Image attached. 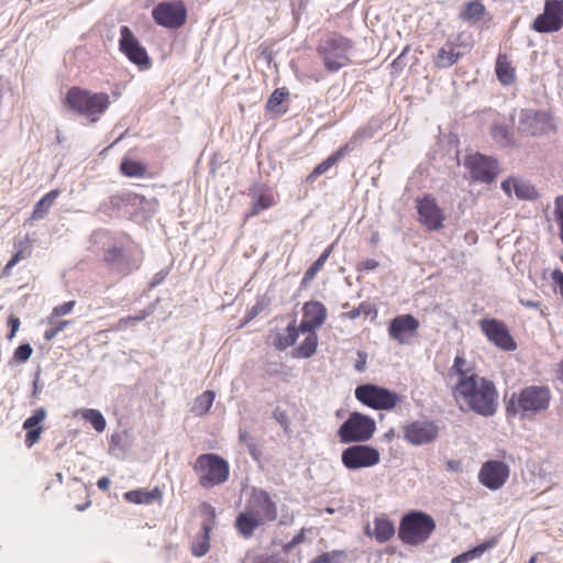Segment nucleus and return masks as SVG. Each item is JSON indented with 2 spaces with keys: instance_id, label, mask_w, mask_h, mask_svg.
I'll return each instance as SVG.
<instances>
[{
  "instance_id": "nucleus-52",
  "label": "nucleus",
  "mask_w": 563,
  "mask_h": 563,
  "mask_svg": "<svg viewBox=\"0 0 563 563\" xmlns=\"http://www.w3.org/2000/svg\"><path fill=\"white\" fill-rule=\"evenodd\" d=\"M306 540V530L301 529L289 542L284 545L285 552H290L296 545L302 543Z\"/></svg>"
},
{
  "instance_id": "nucleus-51",
  "label": "nucleus",
  "mask_w": 563,
  "mask_h": 563,
  "mask_svg": "<svg viewBox=\"0 0 563 563\" xmlns=\"http://www.w3.org/2000/svg\"><path fill=\"white\" fill-rule=\"evenodd\" d=\"M70 323V321H67V320H64V321H59L54 328H51V329H47L45 332H44V339L46 341H51L53 340L60 331H63L68 324Z\"/></svg>"
},
{
  "instance_id": "nucleus-27",
  "label": "nucleus",
  "mask_w": 563,
  "mask_h": 563,
  "mask_svg": "<svg viewBox=\"0 0 563 563\" xmlns=\"http://www.w3.org/2000/svg\"><path fill=\"white\" fill-rule=\"evenodd\" d=\"M365 532L367 536L375 538L379 543L389 541L395 534V525L386 516H376L373 520V529L369 526L366 527Z\"/></svg>"
},
{
  "instance_id": "nucleus-15",
  "label": "nucleus",
  "mask_w": 563,
  "mask_h": 563,
  "mask_svg": "<svg viewBox=\"0 0 563 563\" xmlns=\"http://www.w3.org/2000/svg\"><path fill=\"white\" fill-rule=\"evenodd\" d=\"M479 328L487 340L498 349L507 352L517 349V343L504 321L494 318L483 319L479 321Z\"/></svg>"
},
{
  "instance_id": "nucleus-38",
  "label": "nucleus",
  "mask_w": 563,
  "mask_h": 563,
  "mask_svg": "<svg viewBox=\"0 0 563 563\" xmlns=\"http://www.w3.org/2000/svg\"><path fill=\"white\" fill-rule=\"evenodd\" d=\"M216 394L212 390H206L199 395L191 407V412L197 417H202L209 412L214 401Z\"/></svg>"
},
{
  "instance_id": "nucleus-6",
  "label": "nucleus",
  "mask_w": 563,
  "mask_h": 563,
  "mask_svg": "<svg viewBox=\"0 0 563 563\" xmlns=\"http://www.w3.org/2000/svg\"><path fill=\"white\" fill-rule=\"evenodd\" d=\"M192 470L199 485L206 489L224 484L230 476L229 462L216 453L200 454L195 460Z\"/></svg>"
},
{
  "instance_id": "nucleus-14",
  "label": "nucleus",
  "mask_w": 563,
  "mask_h": 563,
  "mask_svg": "<svg viewBox=\"0 0 563 563\" xmlns=\"http://www.w3.org/2000/svg\"><path fill=\"white\" fill-rule=\"evenodd\" d=\"M152 15L158 25L179 29L186 23L187 10L183 1L162 2L153 9Z\"/></svg>"
},
{
  "instance_id": "nucleus-17",
  "label": "nucleus",
  "mask_w": 563,
  "mask_h": 563,
  "mask_svg": "<svg viewBox=\"0 0 563 563\" xmlns=\"http://www.w3.org/2000/svg\"><path fill=\"white\" fill-rule=\"evenodd\" d=\"M120 35V51L129 58L130 62L137 65L141 69H147L151 66V58L130 27L126 25L121 26Z\"/></svg>"
},
{
  "instance_id": "nucleus-1",
  "label": "nucleus",
  "mask_w": 563,
  "mask_h": 563,
  "mask_svg": "<svg viewBox=\"0 0 563 563\" xmlns=\"http://www.w3.org/2000/svg\"><path fill=\"white\" fill-rule=\"evenodd\" d=\"M453 397L462 410L467 409L484 417L493 416L497 411V388L490 379L478 374L457 380Z\"/></svg>"
},
{
  "instance_id": "nucleus-58",
  "label": "nucleus",
  "mask_w": 563,
  "mask_h": 563,
  "mask_svg": "<svg viewBox=\"0 0 563 563\" xmlns=\"http://www.w3.org/2000/svg\"><path fill=\"white\" fill-rule=\"evenodd\" d=\"M97 487L102 492H108L110 488V479L106 476L100 477L97 481Z\"/></svg>"
},
{
  "instance_id": "nucleus-16",
  "label": "nucleus",
  "mask_w": 563,
  "mask_h": 563,
  "mask_svg": "<svg viewBox=\"0 0 563 563\" xmlns=\"http://www.w3.org/2000/svg\"><path fill=\"white\" fill-rule=\"evenodd\" d=\"M419 328V320L410 313H405L390 320L387 332L393 341L405 345L413 342L418 335Z\"/></svg>"
},
{
  "instance_id": "nucleus-10",
  "label": "nucleus",
  "mask_w": 563,
  "mask_h": 563,
  "mask_svg": "<svg viewBox=\"0 0 563 563\" xmlns=\"http://www.w3.org/2000/svg\"><path fill=\"white\" fill-rule=\"evenodd\" d=\"M464 167L470 172L472 180L483 184H492L499 174L497 161L478 152L465 157Z\"/></svg>"
},
{
  "instance_id": "nucleus-48",
  "label": "nucleus",
  "mask_w": 563,
  "mask_h": 563,
  "mask_svg": "<svg viewBox=\"0 0 563 563\" xmlns=\"http://www.w3.org/2000/svg\"><path fill=\"white\" fill-rule=\"evenodd\" d=\"M150 313H151L150 311L142 310L139 313H136L135 316H128V317L121 318L118 322L117 328L119 330L125 329L135 322L143 321L146 317L150 316Z\"/></svg>"
},
{
  "instance_id": "nucleus-11",
  "label": "nucleus",
  "mask_w": 563,
  "mask_h": 563,
  "mask_svg": "<svg viewBox=\"0 0 563 563\" xmlns=\"http://www.w3.org/2000/svg\"><path fill=\"white\" fill-rule=\"evenodd\" d=\"M416 208L420 224L426 227L429 231H440L443 229L446 217L432 195L427 194L417 198Z\"/></svg>"
},
{
  "instance_id": "nucleus-47",
  "label": "nucleus",
  "mask_w": 563,
  "mask_h": 563,
  "mask_svg": "<svg viewBox=\"0 0 563 563\" xmlns=\"http://www.w3.org/2000/svg\"><path fill=\"white\" fill-rule=\"evenodd\" d=\"M274 419L280 424L286 433L290 432V419L287 410L276 407L273 411Z\"/></svg>"
},
{
  "instance_id": "nucleus-18",
  "label": "nucleus",
  "mask_w": 563,
  "mask_h": 563,
  "mask_svg": "<svg viewBox=\"0 0 563 563\" xmlns=\"http://www.w3.org/2000/svg\"><path fill=\"white\" fill-rule=\"evenodd\" d=\"M439 435V427L431 420H417L404 427V438L412 445L433 442Z\"/></svg>"
},
{
  "instance_id": "nucleus-59",
  "label": "nucleus",
  "mask_w": 563,
  "mask_h": 563,
  "mask_svg": "<svg viewBox=\"0 0 563 563\" xmlns=\"http://www.w3.org/2000/svg\"><path fill=\"white\" fill-rule=\"evenodd\" d=\"M520 303L527 308H533V309L540 308V302H538V301L520 299Z\"/></svg>"
},
{
  "instance_id": "nucleus-26",
  "label": "nucleus",
  "mask_w": 563,
  "mask_h": 563,
  "mask_svg": "<svg viewBox=\"0 0 563 563\" xmlns=\"http://www.w3.org/2000/svg\"><path fill=\"white\" fill-rule=\"evenodd\" d=\"M501 189L509 197H511L514 191L515 196L520 200H533L538 197V191L530 183L515 177L505 179L501 183Z\"/></svg>"
},
{
  "instance_id": "nucleus-63",
  "label": "nucleus",
  "mask_w": 563,
  "mask_h": 563,
  "mask_svg": "<svg viewBox=\"0 0 563 563\" xmlns=\"http://www.w3.org/2000/svg\"><path fill=\"white\" fill-rule=\"evenodd\" d=\"M536 560H537L536 555H532L528 563H536Z\"/></svg>"
},
{
  "instance_id": "nucleus-31",
  "label": "nucleus",
  "mask_w": 563,
  "mask_h": 563,
  "mask_svg": "<svg viewBox=\"0 0 563 563\" xmlns=\"http://www.w3.org/2000/svg\"><path fill=\"white\" fill-rule=\"evenodd\" d=\"M527 123L532 135L543 134L552 129L551 115L544 111H538L527 117Z\"/></svg>"
},
{
  "instance_id": "nucleus-49",
  "label": "nucleus",
  "mask_w": 563,
  "mask_h": 563,
  "mask_svg": "<svg viewBox=\"0 0 563 563\" xmlns=\"http://www.w3.org/2000/svg\"><path fill=\"white\" fill-rule=\"evenodd\" d=\"M33 353V349L29 343L21 344L16 347L13 354V358L19 363L26 362Z\"/></svg>"
},
{
  "instance_id": "nucleus-45",
  "label": "nucleus",
  "mask_w": 563,
  "mask_h": 563,
  "mask_svg": "<svg viewBox=\"0 0 563 563\" xmlns=\"http://www.w3.org/2000/svg\"><path fill=\"white\" fill-rule=\"evenodd\" d=\"M288 95L289 92L285 87L275 89L267 100V109L276 110V108L284 102Z\"/></svg>"
},
{
  "instance_id": "nucleus-3",
  "label": "nucleus",
  "mask_w": 563,
  "mask_h": 563,
  "mask_svg": "<svg viewBox=\"0 0 563 563\" xmlns=\"http://www.w3.org/2000/svg\"><path fill=\"white\" fill-rule=\"evenodd\" d=\"M551 399L552 394L548 386H526L510 396L506 411L509 416L530 420L545 412L550 407Z\"/></svg>"
},
{
  "instance_id": "nucleus-46",
  "label": "nucleus",
  "mask_w": 563,
  "mask_h": 563,
  "mask_svg": "<svg viewBox=\"0 0 563 563\" xmlns=\"http://www.w3.org/2000/svg\"><path fill=\"white\" fill-rule=\"evenodd\" d=\"M554 219L559 225V235L563 243V195L554 201Z\"/></svg>"
},
{
  "instance_id": "nucleus-40",
  "label": "nucleus",
  "mask_w": 563,
  "mask_h": 563,
  "mask_svg": "<svg viewBox=\"0 0 563 563\" xmlns=\"http://www.w3.org/2000/svg\"><path fill=\"white\" fill-rule=\"evenodd\" d=\"M371 314H377V309L375 305H373L369 301H363L356 308H353L350 311L341 313L340 318L342 320H355L361 316L368 317Z\"/></svg>"
},
{
  "instance_id": "nucleus-37",
  "label": "nucleus",
  "mask_w": 563,
  "mask_h": 563,
  "mask_svg": "<svg viewBox=\"0 0 563 563\" xmlns=\"http://www.w3.org/2000/svg\"><path fill=\"white\" fill-rule=\"evenodd\" d=\"M497 542H498V540L496 538H492V539L476 545L475 548L453 558L452 563H463V562L473 560L475 558H478L487 550L494 548L497 544Z\"/></svg>"
},
{
  "instance_id": "nucleus-19",
  "label": "nucleus",
  "mask_w": 563,
  "mask_h": 563,
  "mask_svg": "<svg viewBox=\"0 0 563 563\" xmlns=\"http://www.w3.org/2000/svg\"><path fill=\"white\" fill-rule=\"evenodd\" d=\"M509 474L510 468L505 462L489 460L482 465L478 479L485 487L496 490L504 486Z\"/></svg>"
},
{
  "instance_id": "nucleus-13",
  "label": "nucleus",
  "mask_w": 563,
  "mask_h": 563,
  "mask_svg": "<svg viewBox=\"0 0 563 563\" xmlns=\"http://www.w3.org/2000/svg\"><path fill=\"white\" fill-rule=\"evenodd\" d=\"M563 27V0H545L543 13L539 14L532 30L539 33H554Z\"/></svg>"
},
{
  "instance_id": "nucleus-9",
  "label": "nucleus",
  "mask_w": 563,
  "mask_h": 563,
  "mask_svg": "<svg viewBox=\"0 0 563 563\" xmlns=\"http://www.w3.org/2000/svg\"><path fill=\"white\" fill-rule=\"evenodd\" d=\"M355 398L375 410H390L401 401L397 393L373 384L357 386Z\"/></svg>"
},
{
  "instance_id": "nucleus-53",
  "label": "nucleus",
  "mask_w": 563,
  "mask_h": 563,
  "mask_svg": "<svg viewBox=\"0 0 563 563\" xmlns=\"http://www.w3.org/2000/svg\"><path fill=\"white\" fill-rule=\"evenodd\" d=\"M409 52V46H406L401 54L395 58L390 65L394 74H399L405 67L404 56Z\"/></svg>"
},
{
  "instance_id": "nucleus-30",
  "label": "nucleus",
  "mask_w": 563,
  "mask_h": 563,
  "mask_svg": "<svg viewBox=\"0 0 563 563\" xmlns=\"http://www.w3.org/2000/svg\"><path fill=\"white\" fill-rule=\"evenodd\" d=\"M163 497V493L158 487H154L151 490H146L143 488L129 490L124 494V499L132 504H152L154 501H159Z\"/></svg>"
},
{
  "instance_id": "nucleus-5",
  "label": "nucleus",
  "mask_w": 563,
  "mask_h": 563,
  "mask_svg": "<svg viewBox=\"0 0 563 563\" xmlns=\"http://www.w3.org/2000/svg\"><path fill=\"white\" fill-rule=\"evenodd\" d=\"M353 48L354 44L351 38L334 33L319 43L317 54L327 71L336 73L352 65L351 53Z\"/></svg>"
},
{
  "instance_id": "nucleus-64",
  "label": "nucleus",
  "mask_w": 563,
  "mask_h": 563,
  "mask_svg": "<svg viewBox=\"0 0 563 563\" xmlns=\"http://www.w3.org/2000/svg\"><path fill=\"white\" fill-rule=\"evenodd\" d=\"M342 308H343V309H347V308H350V303H349V302H344V303L342 305Z\"/></svg>"
},
{
  "instance_id": "nucleus-57",
  "label": "nucleus",
  "mask_w": 563,
  "mask_h": 563,
  "mask_svg": "<svg viewBox=\"0 0 563 563\" xmlns=\"http://www.w3.org/2000/svg\"><path fill=\"white\" fill-rule=\"evenodd\" d=\"M254 563H284L279 558L275 555L257 556Z\"/></svg>"
},
{
  "instance_id": "nucleus-32",
  "label": "nucleus",
  "mask_w": 563,
  "mask_h": 563,
  "mask_svg": "<svg viewBox=\"0 0 563 563\" xmlns=\"http://www.w3.org/2000/svg\"><path fill=\"white\" fill-rule=\"evenodd\" d=\"M300 330L296 327V322L292 321L288 324L286 329V333H276L273 339V345L279 350L284 351L289 346H292L298 336H299Z\"/></svg>"
},
{
  "instance_id": "nucleus-44",
  "label": "nucleus",
  "mask_w": 563,
  "mask_h": 563,
  "mask_svg": "<svg viewBox=\"0 0 563 563\" xmlns=\"http://www.w3.org/2000/svg\"><path fill=\"white\" fill-rule=\"evenodd\" d=\"M346 554L342 550H333L330 552L322 553L321 555L313 559L310 563H343Z\"/></svg>"
},
{
  "instance_id": "nucleus-8",
  "label": "nucleus",
  "mask_w": 563,
  "mask_h": 563,
  "mask_svg": "<svg viewBox=\"0 0 563 563\" xmlns=\"http://www.w3.org/2000/svg\"><path fill=\"white\" fill-rule=\"evenodd\" d=\"M376 430L374 419L360 412H352L341 424L338 435L342 443L365 442Z\"/></svg>"
},
{
  "instance_id": "nucleus-34",
  "label": "nucleus",
  "mask_w": 563,
  "mask_h": 563,
  "mask_svg": "<svg viewBox=\"0 0 563 563\" xmlns=\"http://www.w3.org/2000/svg\"><path fill=\"white\" fill-rule=\"evenodd\" d=\"M120 173L125 177H145L147 176V166L129 157H123L120 164Z\"/></svg>"
},
{
  "instance_id": "nucleus-36",
  "label": "nucleus",
  "mask_w": 563,
  "mask_h": 563,
  "mask_svg": "<svg viewBox=\"0 0 563 563\" xmlns=\"http://www.w3.org/2000/svg\"><path fill=\"white\" fill-rule=\"evenodd\" d=\"M485 11V5L481 1H468L463 5L460 18L465 22L478 21L484 16Z\"/></svg>"
},
{
  "instance_id": "nucleus-21",
  "label": "nucleus",
  "mask_w": 563,
  "mask_h": 563,
  "mask_svg": "<svg viewBox=\"0 0 563 563\" xmlns=\"http://www.w3.org/2000/svg\"><path fill=\"white\" fill-rule=\"evenodd\" d=\"M46 417V409L40 407L35 409L32 412V415L24 420L22 428L25 431L24 444L27 449L33 448L36 443L40 442L41 437L44 432V427L42 426V423L44 422Z\"/></svg>"
},
{
  "instance_id": "nucleus-23",
  "label": "nucleus",
  "mask_w": 563,
  "mask_h": 563,
  "mask_svg": "<svg viewBox=\"0 0 563 563\" xmlns=\"http://www.w3.org/2000/svg\"><path fill=\"white\" fill-rule=\"evenodd\" d=\"M460 44L448 40L432 57L433 65L439 69H444L453 66L463 56L460 51Z\"/></svg>"
},
{
  "instance_id": "nucleus-29",
  "label": "nucleus",
  "mask_w": 563,
  "mask_h": 563,
  "mask_svg": "<svg viewBox=\"0 0 563 563\" xmlns=\"http://www.w3.org/2000/svg\"><path fill=\"white\" fill-rule=\"evenodd\" d=\"M496 76L504 86L512 85L516 81V69L506 54H498L496 58Z\"/></svg>"
},
{
  "instance_id": "nucleus-7",
  "label": "nucleus",
  "mask_w": 563,
  "mask_h": 563,
  "mask_svg": "<svg viewBox=\"0 0 563 563\" xmlns=\"http://www.w3.org/2000/svg\"><path fill=\"white\" fill-rule=\"evenodd\" d=\"M435 530L434 519L427 512L411 510L400 520L398 537L409 545L424 543Z\"/></svg>"
},
{
  "instance_id": "nucleus-39",
  "label": "nucleus",
  "mask_w": 563,
  "mask_h": 563,
  "mask_svg": "<svg viewBox=\"0 0 563 563\" xmlns=\"http://www.w3.org/2000/svg\"><path fill=\"white\" fill-rule=\"evenodd\" d=\"M308 335L294 351V356L308 358L316 353L318 346V335L316 332H307Z\"/></svg>"
},
{
  "instance_id": "nucleus-55",
  "label": "nucleus",
  "mask_w": 563,
  "mask_h": 563,
  "mask_svg": "<svg viewBox=\"0 0 563 563\" xmlns=\"http://www.w3.org/2000/svg\"><path fill=\"white\" fill-rule=\"evenodd\" d=\"M552 279L559 287V292L563 301V273L556 269L552 273Z\"/></svg>"
},
{
  "instance_id": "nucleus-56",
  "label": "nucleus",
  "mask_w": 563,
  "mask_h": 563,
  "mask_svg": "<svg viewBox=\"0 0 563 563\" xmlns=\"http://www.w3.org/2000/svg\"><path fill=\"white\" fill-rule=\"evenodd\" d=\"M8 324L11 327V331L8 334V339L11 340L15 335L16 331L19 330L20 320H19V318L11 316L8 319Z\"/></svg>"
},
{
  "instance_id": "nucleus-42",
  "label": "nucleus",
  "mask_w": 563,
  "mask_h": 563,
  "mask_svg": "<svg viewBox=\"0 0 563 563\" xmlns=\"http://www.w3.org/2000/svg\"><path fill=\"white\" fill-rule=\"evenodd\" d=\"M16 253L13 257L5 264L3 272L8 274L20 261L30 256V245L27 242H19L15 244Z\"/></svg>"
},
{
  "instance_id": "nucleus-28",
  "label": "nucleus",
  "mask_w": 563,
  "mask_h": 563,
  "mask_svg": "<svg viewBox=\"0 0 563 563\" xmlns=\"http://www.w3.org/2000/svg\"><path fill=\"white\" fill-rule=\"evenodd\" d=\"M353 147L346 143L335 152H333L328 158L319 163L313 170L307 176V183H313L320 175L327 173L333 165L338 164Z\"/></svg>"
},
{
  "instance_id": "nucleus-60",
  "label": "nucleus",
  "mask_w": 563,
  "mask_h": 563,
  "mask_svg": "<svg viewBox=\"0 0 563 563\" xmlns=\"http://www.w3.org/2000/svg\"><path fill=\"white\" fill-rule=\"evenodd\" d=\"M379 242V233L378 232H374L371 236V243L373 245H376L377 243Z\"/></svg>"
},
{
  "instance_id": "nucleus-61",
  "label": "nucleus",
  "mask_w": 563,
  "mask_h": 563,
  "mask_svg": "<svg viewBox=\"0 0 563 563\" xmlns=\"http://www.w3.org/2000/svg\"><path fill=\"white\" fill-rule=\"evenodd\" d=\"M559 378L563 380V361L559 365Z\"/></svg>"
},
{
  "instance_id": "nucleus-24",
  "label": "nucleus",
  "mask_w": 563,
  "mask_h": 563,
  "mask_svg": "<svg viewBox=\"0 0 563 563\" xmlns=\"http://www.w3.org/2000/svg\"><path fill=\"white\" fill-rule=\"evenodd\" d=\"M103 261L114 271L128 275L139 265L133 264L122 247L112 246L104 251Z\"/></svg>"
},
{
  "instance_id": "nucleus-54",
  "label": "nucleus",
  "mask_w": 563,
  "mask_h": 563,
  "mask_svg": "<svg viewBox=\"0 0 563 563\" xmlns=\"http://www.w3.org/2000/svg\"><path fill=\"white\" fill-rule=\"evenodd\" d=\"M379 266V263L374 258H366L357 264L356 271H374Z\"/></svg>"
},
{
  "instance_id": "nucleus-41",
  "label": "nucleus",
  "mask_w": 563,
  "mask_h": 563,
  "mask_svg": "<svg viewBox=\"0 0 563 563\" xmlns=\"http://www.w3.org/2000/svg\"><path fill=\"white\" fill-rule=\"evenodd\" d=\"M81 417L90 422L97 432H102L106 429V419L102 413L97 409H85L81 411Z\"/></svg>"
},
{
  "instance_id": "nucleus-12",
  "label": "nucleus",
  "mask_w": 563,
  "mask_h": 563,
  "mask_svg": "<svg viewBox=\"0 0 563 563\" xmlns=\"http://www.w3.org/2000/svg\"><path fill=\"white\" fill-rule=\"evenodd\" d=\"M341 461L347 470H360L377 465L380 454L371 445L356 444L343 450Z\"/></svg>"
},
{
  "instance_id": "nucleus-43",
  "label": "nucleus",
  "mask_w": 563,
  "mask_h": 563,
  "mask_svg": "<svg viewBox=\"0 0 563 563\" xmlns=\"http://www.w3.org/2000/svg\"><path fill=\"white\" fill-rule=\"evenodd\" d=\"M451 371L455 373L457 380H462L467 376L476 374L472 368L466 367V360L461 355H456L454 357Z\"/></svg>"
},
{
  "instance_id": "nucleus-22",
  "label": "nucleus",
  "mask_w": 563,
  "mask_h": 563,
  "mask_svg": "<svg viewBox=\"0 0 563 563\" xmlns=\"http://www.w3.org/2000/svg\"><path fill=\"white\" fill-rule=\"evenodd\" d=\"M249 196L253 199V205L246 214V219L257 216L276 203L275 195L266 185H253L250 188Z\"/></svg>"
},
{
  "instance_id": "nucleus-2",
  "label": "nucleus",
  "mask_w": 563,
  "mask_h": 563,
  "mask_svg": "<svg viewBox=\"0 0 563 563\" xmlns=\"http://www.w3.org/2000/svg\"><path fill=\"white\" fill-rule=\"evenodd\" d=\"M277 517V506L271 495L262 488H253L245 509L235 518L234 527L241 537L251 539L258 527L275 521Z\"/></svg>"
},
{
  "instance_id": "nucleus-50",
  "label": "nucleus",
  "mask_w": 563,
  "mask_h": 563,
  "mask_svg": "<svg viewBox=\"0 0 563 563\" xmlns=\"http://www.w3.org/2000/svg\"><path fill=\"white\" fill-rule=\"evenodd\" d=\"M75 305H76V301L70 300V301H67V302H64L62 305L54 307L52 310V313L48 318L49 322H52V320L57 317L65 316V314L69 313L73 310V308L75 307Z\"/></svg>"
},
{
  "instance_id": "nucleus-25",
  "label": "nucleus",
  "mask_w": 563,
  "mask_h": 563,
  "mask_svg": "<svg viewBox=\"0 0 563 563\" xmlns=\"http://www.w3.org/2000/svg\"><path fill=\"white\" fill-rule=\"evenodd\" d=\"M202 508L210 516L211 522L202 525L201 532L197 534L196 539L191 544V553L194 556L197 558L203 556L210 549V532L216 518L214 509L212 506L203 504Z\"/></svg>"
},
{
  "instance_id": "nucleus-4",
  "label": "nucleus",
  "mask_w": 563,
  "mask_h": 563,
  "mask_svg": "<svg viewBox=\"0 0 563 563\" xmlns=\"http://www.w3.org/2000/svg\"><path fill=\"white\" fill-rule=\"evenodd\" d=\"M63 102L68 109L86 117L90 122H97L110 107V97L106 92H92L73 86L67 90Z\"/></svg>"
},
{
  "instance_id": "nucleus-20",
  "label": "nucleus",
  "mask_w": 563,
  "mask_h": 563,
  "mask_svg": "<svg viewBox=\"0 0 563 563\" xmlns=\"http://www.w3.org/2000/svg\"><path fill=\"white\" fill-rule=\"evenodd\" d=\"M327 319V308L320 301L311 300L303 303L302 319L299 327L300 332H316Z\"/></svg>"
},
{
  "instance_id": "nucleus-62",
  "label": "nucleus",
  "mask_w": 563,
  "mask_h": 563,
  "mask_svg": "<svg viewBox=\"0 0 563 563\" xmlns=\"http://www.w3.org/2000/svg\"><path fill=\"white\" fill-rule=\"evenodd\" d=\"M89 504H90V501H88V503H87L86 505H84V506H77V509H78L79 511H82V510H84V509H85Z\"/></svg>"
},
{
  "instance_id": "nucleus-33",
  "label": "nucleus",
  "mask_w": 563,
  "mask_h": 563,
  "mask_svg": "<svg viewBox=\"0 0 563 563\" xmlns=\"http://www.w3.org/2000/svg\"><path fill=\"white\" fill-rule=\"evenodd\" d=\"M333 251V245H329L322 254L312 263V265L305 272L301 279V287H307L317 276V274L323 268L325 262L330 257Z\"/></svg>"
},
{
  "instance_id": "nucleus-35",
  "label": "nucleus",
  "mask_w": 563,
  "mask_h": 563,
  "mask_svg": "<svg viewBox=\"0 0 563 563\" xmlns=\"http://www.w3.org/2000/svg\"><path fill=\"white\" fill-rule=\"evenodd\" d=\"M60 195V191L58 189H53L49 192H47L41 200L36 202L34 206L33 212L31 218L33 220H41L44 219L47 214L48 210L53 206L56 198Z\"/></svg>"
}]
</instances>
